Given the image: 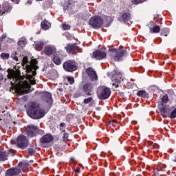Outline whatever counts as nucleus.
I'll list each match as a JSON object with an SVG mask.
<instances>
[{"label": "nucleus", "mask_w": 176, "mask_h": 176, "mask_svg": "<svg viewBox=\"0 0 176 176\" xmlns=\"http://www.w3.org/2000/svg\"><path fill=\"white\" fill-rule=\"evenodd\" d=\"M157 170L158 171H162V170H163V168L159 166V167L157 168Z\"/></svg>", "instance_id": "nucleus-47"}, {"label": "nucleus", "mask_w": 176, "mask_h": 176, "mask_svg": "<svg viewBox=\"0 0 176 176\" xmlns=\"http://www.w3.org/2000/svg\"><path fill=\"white\" fill-rule=\"evenodd\" d=\"M21 173V169L19 168H11L6 170V176H19Z\"/></svg>", "instance_id": "nucleus-13"}, {"label": "nucleus", "mask_w": 176, "mask_h": 176, "mask_svg": "<svg viewBox=\"0 0 176 176\" xmlns=\"http://www.w3.org/2000/svg\"><path fill=\"white\" fill-rule=\"evenodd\" d=\"M41 25V28L45 30H49V28H50V23L47 22V21H43Z\"/></svg>", "instance_id": "nucleus-23"}, {"label": "nucleus", "mask_w": 176, "mask_h": 176, "mask_svg": "<svg viewBox=\"0 0 176 176\" xmlns=\"http://www.w3.org/2000/svg\"><path fill=\"white\" fill-rule=\"evenodd\" d=\"M173 162H176V157L175 156L174 158H173Z\"/></svg>", "instance_id": "nucleus-51"}, {"label": "nucleus", "mask_w": 176, "mask_h": 176, "mask_svg": "<svg viewBox=\"0 0 176 176\" xmlns=\"http://www.w3.org/2000/svg\"><path fill=\"white\" fill-rule=\"evenodd\" d=\"M112 82H113V86H115V87L117 89V87H119V85L123 79H122V73L117 72L112 76Z\"/></svg>", "instance_id": "nucleus-10"}, {"label": "nucleus", "mask_w": 176, "mask_h": 176, "mask_svg": "<svg viewBox=\"0 0 176 176\" xmlns=\"http://www.w3.org/2000/svg\"><path fill=\"white\" fill-rule=\"evenodd\" d=\"M173 107H164L160 109V112L164 118H170Z\"/></svg>", "instance_id": "nucleus-16"}, {"label": "nucleus", "mask_w": 176, "mask_h": 176, "mask_svg": "<svg viewBox=\"0 0 176 176\" xmlns=\"http://www.w3.org/2000/svg\"><path fill=\"white\" fill-rule=\"evenodd\" d=\"M4 39H6V34H2V36L0 37V42H3Z\"/></svg>", "instance_id": "nucleus-42"}, {"label": "nucleus", "mask_w": 176, "mask_h": 176, "mask_svg": "<svg viewBox=\"0 0 176 176\" xmlns=\"http://www.w3.org/2000/svg\"><path fill=\"white\" fill-rule=\"evenodd\" d=\"M113 123H116V120H113L109 122V124H113Z\"/></svg>", "instance_id": "nucleus-44"}, {"label": "nucleus", "mask_w": 176, "mask_h": 176, "mask_svg": "<svg viewBox=\"0 0 176 176\" xmlns=\"http://www.w3.org/2000/svg\"><path fill=\"white\" fill-rule=\"evenodd\" d=\"M153 148H159V145L158 144H153Z\"/></svg>", "instance_id": "nucleus-50"}, {"label": "nucleus", "mask_w": 176, "mask_h": 176, "mask_svg": "<svg viewBox=\"0 0 176 176\" xmlns=\"http://www.w3.org/2000/svg\"><path fill=\"white\" fill-rule=\"evenodd\" d=\"M18 46H21V47H24L25 46V42L24 41H19L18 42Z\"/></svg>", "instance_id": "nucleus-35"}, {"label": "nucleus", "mask_w": 176, "mask_h": 176, "mask_svg": "<svg viewBox=\"0 0 176 176\" xmlns=\"http://www.w3.org/2000/svg\"><path fill=\"white\" fill-rule=\"evenodd\" d=\"M1 80H3V75H2V74L0 73V82Z\"/></svg>", "instance_id": "nucleus-45"}, {"label": "nucleus", "mask_w": 176, "mask_h": 176, "mask_svg": "<svg viewBox=\"0 0 176 176\" xmlns=\"http://www.w3.org/2000/svg\"><path fill=\"white\" fill-rule=\"evenodd\" d=\"M131 19L130 13L129 12H122L120 17H118V21L120 23H126Z\"/></svg>", "instance_id": "nucleus-17"}, {"label": "nucleus", "mask_w": 176, "mask_h": 176, "mask_svg": "<svg viewBox=\"0 0 176 176\" xmlns=\"http://www.w3.org/2000/svg\"><path fill=\"white\" fill-rule=\"evenodd\" d=\"M19 166L21 170H24V168H27L30 166V164H28V162L23 161L21 162H19Z\"/></svg>", "instance_id": "nucleus-27"}, {"label": "nucleus", "mask_w": 176, "mask_h": 176, "mask_svg": "<svg viewBox=\"0 0 176 176\" xmlns=\"http://www.w3.org/2000/svg\"><path fill=\"white\" fill-rule=\"evenodd\" d=\"M57 50L53 45H47L44 47V53L46 56H52L53 53H56Z\"/></svg>", "instance_id": "nucleus-14"}, {"label": "nucleus", "mask_w": 176, "mask_h": 176, "mask_svg": "<svg viewBox=\"0 0 176 176\" xmlns=\"http://www.w3.org/2000/svg\"><path fill=\"white\" fill-rule=\"evenodd\" d=\"M86 74L88 75L89 78L91 80H97L98 79V76H97V73L94 71L93 67H89L86 69Z\"/></svg>", "instance_id": "nucleus-12"}, {"label": "nucleus", "mask_w": 176, "mask_h": 176, "mask_svg": "<svg viewBox=\"0 0 176 176\" xmlns=\"http://www.w3.org/2000/svg\"><path fill=\"white\" fill-rule=\"evenodd\" d=\"M93 57L96 60H104V58H107V53L101 50H96L93 52Z\"/></svg>", "instance_id": "nucleus-11"}, {"label": "nucleus", "mask_w": 176, "mask_h": 176, "mask_svg": "<svg viewBox=\"0 0 176 176\" xmlns=\"http://www.w3.org/2000/svg\"><path fill=\"white\" fill-rule=\"evenodd\" d=\"M137 94L139 97H142V98H149V94L144 90L139 91Z\"/></svg>", "instance_id": "nucleus-22"}, {"label": "nucleus", "mask_w": 176, "mask_h": 176, "mask_svg": "<svg viewBox=\"0 0 176 176\" xmlns=\"http://www.w3.org/2000/svg\"><path fill=\"white\" fill-rule=\"evenodd\" d=\"M23 68L26 69V79L29 80L30 85H36L35 75H36V69H38V60L36 59H32L31 62H28L27 58L23 59Z\"/></svg>", "instance_id": "nucleus-2"}, {"label": "nucleus", "mask_w": 176, "mask_h": 176, "mask_svg": "<svg viewBox=\"0 0 176 176\" xmlns=\"http://www.w3.org/2000/svg\"><path fill=\"white\" fill-rule=\"evenodd\" d=\"M142 2H145V0H132L131 3L133 5H138L139 3H142Z\"/></svg>", "instance_id": "nucleus-31"}, {"label": "nucleus", "mask_w": 176, "mask_h": 176, "mask_svg": "<svg viewBox=\"0 0 176 176\" xmlns=\"http://www.w3.org/2000/svg\"><path fill=\"white\" fill-rule=\"evenodd\" d=\"M170 34V30L168 28H163L161 30V35L162 36H167Z\"/></svg>", "instance_id": "nucleus-29"}, {"label": "nucleus", "mask_w": 176, "mask_h": 176, "mask_svg": "<svg viewBox=\"0 0 176 176\" xmlns=\"http://www.w3.org/2000/svg\"><path fill=\"white\" fill-rule=\"evenodd\" d=\"M67 80L70 85H73V83H75V79L74 77H67Z\"/></svg>", "instance_id": "nucleus-32"}, {"label": "nucleus", "mask_w": 176, "mask_h": 176, "mask_svg": "<svg viewBox=\"0 0 176 176\" xmlns=\"http://www.w3.org/2000/svg\"><path fill=\"white\" fill-rule=\"evenodd\" d=\"M43 46H45V43H43V42L42 41L35 42V47L36 50H38V52L42 50V49L43 48Z\"/></svg>", "instance_id": "nucleus-24"}, {"label": "nucleus", "mask_w": 176, "mask_h": 176, "mask_svg": "<svg viewBox=\"0 0 176 176\" xmlns=\"http://www.w3.org/2000/svg\"><path fill=\"white\" fill-rule=\"evenodd\" d=\"M0 57L3 60H8L10 57V55L8 53H1Z\"/></svg>", "instance_id": "nucleus-30"}, {"label": "nucleus", "mask_w": 176, "mask_h": 176, "mask_svg": "<svg viewBox=\"0 0 176 176\" xmlns=\"http://www.w3.org/2000/svg\"><path fill=\"white\" fill-rule=\"evenodd\" d=\"M65 49L67 53H76L79 50V47L76 44H68Z\"/></svg>", "instance_id": "nucleus-18"}, {"label": "nucleus", "mask_w": 176, "mask_h": 176, "mask_svg": "<svg viewBox=\"0 0 176 176\" xmlns=\"http://www.w3.org/2000/svg\"><path fill=\"white\" fill-rule=\"evenodd\" d=\"M16 144L19 148H21V149H24L28 146V140L27 139V137L23 135H20L17 138Z\"/></svg>", "instance_id": "nucleus-9"}, {"label": "nucleus", "mask_w": 176, "mask_h": 176, "mask_svg": "<svg viewBox=\"0 0 176 176\" xmlns=\"http://www.w3.org/2000/svg\"><path fill=\"white\" fill-rule=\"evenodd\" d=\"M39 21H40L39 16H34V18L33 19L34 24H36V23H39Z\"/></svg>", "instance_id": "nucleus-37"}, {"label": "nucleus", "mask_w": 176, "mask_h": 176, "mask_svg": "<svg viewBox=\"0 0 176 176\" xmlns=\"http://www.w3.org/2000/svg\"><path fill=\"white\" fill-rule=\"evenodd\" d=\"M150 32L153 34H159V32H160V26L155 25L153 28H150Z\"/></svg>", "instance_id": "nucleus-25"}, {"label": "nucleus", "mask_w": 176, "mask_h": 176, "mask_svg": "<svg viewBox=\"0 0 176 176\" xmlns=\"http://www.w3.org/2000/svg\"><path fill=\"white\" fill-rule=\"evenodd\" d=\"M93 101V98L89 97L84 100V104H89Z\"/></svg>", "instance_id": "nucleus-34"}, {"label": "nucleus", "mask_w": 176, "mask_h": 176, "mask_svg": "<svg viewBox=\"0 0 176 176\" xmlns=\"http://www.w3.org/2000/svg\"><path fill=\"white\" fill-rule=\"evenodd\" d=\"M111 89L107 87H99L97 89L98 98L99 100H107L111 96Z\"/></svg>", "instance_id": "nucleus-5"}, {"label": "nucleus", "mask_w": 176, "mask_h": 176, "mask_svg": "<svg viewBox=\"0 0 176 176\" xmlns=\"http://www.w3.org/2000/svg\"><path fill=\"white\" fill-rule=\"evenodd\" d=\"M78 2L77 0H67V5H75V3Z\"/></svg>", "instance_id": "nucleus-39"}, {"label": "nucleus", "mask_w": 176, "mask_h": 176, "mask_svg": "<svg viewBox=\"0 0 176 176\" xmlns=\"http://www.w3.org/2000/svg\"><path fill=\"white\" fill-rule=\"evenodd\" d=\"M26 133L29 137H35L36 134H42L43 131L38 130L36 126L29 125L26 127Z\"/></svg>", "instance_id": "nucleus-7"}, {"label": "nucleus", "mask_w": 176, "mask_h": 176, "mask_svg": "<svg viewBox=\"0 0 176 176\" xmlns=\"http://www.w3.org/2000/svg\"><path fill=\"white\" fill-rule=\"evenodd\" d=\"M60 131H63V133L65 131V123H64V122L60 123Z\"/></svg>", "instance_id": "nucleus-33"}, {"label": "nucleus", "mask_w": 176, "mask_h": 176, "mask_svg": "<svg viewBox=\"0 0 176 176\" xmlns=\"http://www.w3.org/2000/svg\"><path fill=\"white\" fill-rule=\"evenodd\" d=\"M28 154H29L30 156H32V155H34V154H35V150H34V148H29V149H28Z\"/></svg>", "instance_id": "nucleus-38"}, {"label": "nucleus", "mask_w": 176, "mask_h": 176, "mask_svg": "<svg viewBox=\"0 0 176 176\" xmlns=\"http://www.w3.org/2000/svg\"><path fill=\"white\" fill-rule=\"evenodd\" d=\"M44 101L48 104V105H52L53 102V99L52 98V94L49 92H45L44 94Z\"/></svg>", "instance_id": "nucleus-20"}, {"label": "nucleus", "mask_w": 176, "mask_h": 176, "mask_svg": "<svg viewBox=\"0 0 176 176\" xmlns=\"http://www.w3.org/2000/svg\"><path fill=\"white\" fill-rule=\"evenodd\" d=\"M162 102H164L166 104V102H168V96L165 95L162 97Z\"/></svg>", "instance_id": "nucleus-36"}, {"label": "nucleus", "mask_w": 176, "mask_h": 176, "mask_svg": "<svg viewBox=\"0 0 176 176\" xmlns=\"http://www.w3.org/2000/svg\"><path fill=\"white\" fill-rule=\"evenodd\" d=\"M59 90L60 91H63V88H60Z\"/></svg>", "instance_id": "nucleus-52"}, {"label": "nucleus", "mask_w": 176, "mask_h": 176, "mask_svg": "<svg viewBox=\"0 0 176 176\" xmlns=\"http://www.w3.org/2000/svg\"><path fill=\"white\" fill-rule=\"evenodd\" d=\"M93 89H94V87H93V84L91 82H87L83 86V90L85 91V93H87V96L93 95V94H91Z\"/></svg>", "instance_id": "nucleus-15"}, {"label": "nucleus", "mask_w": 176, "mask_h": 176, "mask_svg": "<svg viewBox=\"0 0 176 176\" xmlns=\"http://www.w3.org/2000/svg\"><path fill=\"white\" fill-rule=\"evenodd\" d=\"M27 3H28L29 5H31V3H32V0H28L27 1Z\"/></svg>", "instance_id": "nucleus-49"}, {"label": "nucleus", "mask_w": 176, "mask_h": 176, "mask_svg": "<svg viewBox=\"0 0 176 176\" xmlns=\"http://www.w3.org/2000/svg\"><path fill=\"white\" fill-rule=\"evenodd\" d=\"M28 115L32 119H42L46 113L45 110L39 107V104L35 102H30L28 104Z\"/></svg>", "instance_id": "nucleus-3"}, {"label": "nucleus", "mask_w": 176, "mask_h": 176, "mask_svg": "<svg viewBox=\"0 0 176 176\" xmlns=\"http://www.w3.org/2000/svg\"><path fill=\"white\" fill-rule=\"evenodd\" d=\"M103 23L104 21L98 16H92L89 20V25L96 30L100 28Z\"/></svg>", "instance_id": "nucleus-6"}, {"label": "nucleus", "mask_w": 176, "mask_h": 176, "mask_svg": "<svg viewBox=\"0 0 176 176\" xmlns=\"http://www.w3.org/2000/svg\"><path fill=\"white\" fill-rule=\"evenodd\" d=\"M63 138L65 142H66V141H68V133H64Z\"/></svg>", "instance_id": "nucleus-40"}, {"label": "nucleus", "mask_w": 176, "mask_h": 176, "mask_svg": "<svg viewBox=\"0 0 176 176\" xmlns=\"http://www.w3.org/2000/svg\"><path fill=\"white\" fill-rule=\"evenodd\" d=\"M53 140H54V138L52 135L46 134L41 138L40 141H41V144H49V143L52 142V141H53Z\"/></svg>", "instance_id": "nucleus-19"}, {"label": "nucleus", "mask_w": 176, "mask_h": 176, "mask_svg": "<svg viewBox=\"0 0 176 176\" xmlns=\"http://www.w3.org/2000/svg\"><path fill=\"white\" fill-rule=\"evenodd\" d=\"M63 28L64 30H70V29H71V26H70L69 25H68V24L64 23V24L63 25Z\"/></svg>", "instance_id": "nucleus-41"}, {"label": "nucleus", "mask_w": 176, "mask_h": 176, "mask_svg": "<svg viewBox=\"0 0 176 176\" xmlns=\"http://www.w3.org/2000/svg\"><path fill=\"white\" fill-rule=\"evenodd\" d=\"M63 68L67 72H74L78 69V66H76L75 61L69 60L63 63Z\"/></svg>", "instance_id": "nucleus-8"}, {"label": "nucleus", "mask_w": 176, "mask_h": 176, "mask_svg": "<svg viewBox=\"0 0 176 176\" xmlns=\"http://www.w3.org/2000/svg\"><path fill=\"white\" fill-rule=\"evenodd\" d=\"M76 173H80V168H78L77 169L75 170Z\"/></svg>", "instance_id": "nucleus-48"}, {"label": "nucleus", "mask_w": 176, "mask_h": 176, "mask_svg": "<svg viewBox=\"0 0 176 176\" xmlns=\"http://www.w3.org/2000/svg\"><path fill=\"white\" fill-rule=\"evenodd\" d=\"M53 61L56 65H60L61 64V58H60V56L57 54L54 55Z\"/></svg>", "instance_id": "nucleus-26"}, {"label": "nucleus", "mask_w": 176, "mask_h": 176, "mask_svg": "<svg viewBox=\"0 0 176 176\" xmlns=\"http://www.w3.org/2000/svg\"><path fill=\"white\" fill-rule=\"evenodd\" d=\"M169 118L170 119H175L176 118V108H174L172 107L171 111H170V114L169 115Z\"/></svg>", "instance_id": "nucleus-28"}, {"label": "nucleus", "mask_w": 176, "mask_h": 176, "mask_svg": "<svg viewBox=\"0 0 176 176\" xmlns=\"http://www.w3.org/2000/svg\"><path fill=\"white\" fill-rule=\"evenodd\" d=\"M8 79H12L11 85H16L18 86L17 94L19 96H23V94H28L30 89H31V85L28 83V81H23L24 78L21 77L19 74L16 73L14 70L8 69Z\"/></svg>", "instance_id": "nucleus-1"}, {"label": "nucleus", "mask_w": 176, "mask_h": 176, "mask_svg": "<svg viewBox=\"0 0 176 176\" xmlns=\"http://www.w3.org/2000/svg\"><path fill=\"white\" fill-rule=\"evenodd\" d=\"M12 2H14L15 3H19L20 2V0H11Z\"/></svg>", "instance_id": "nucleus-46"}, {"label": "nucleus", "mask_w": 176, "mask_h": 176, "mask_svg": "<svg viewBox=\"0 0 176 176\" xmlns=\"http://www.w3.org/2000/svg\"><path fill=\"white\" fill-rule=\"evenodd\" d=\"M150 25H151V27H155L156 23L151 21H150Z\"/></svg>", "instance_id": "nucleus-43"}, {"label": "nucleus", "mask_w": 176, "mask_h": 176, "mask_svg": "<svg viewBox=\"0 0 176 176\" xmlns=\"http://www.w3.org/2000/svg\"><path fill=\"white\" fill-rule=\"evenodd\" d=\"M9 155H10V151H0V161L5 162V160H8Z\"/></svg>", "instance_id": "nucleus-21"}, {"label": "nucleus", "mask_w": 176, "mask_h": 176, "mask_svg": "<svg viewBox=\"0 0 176 176\" xmlns=\"http://www.w3.org/2000/svg\"><path fill=\"white\" fill-rule=\"evenodd\" d=\"M109 50L111 52V58L114 61H122V60H123V58L127 56V52H126V50H124L112 49Z\"/></svg>", "instance_id": "nucleus-4"}]
</instances>
